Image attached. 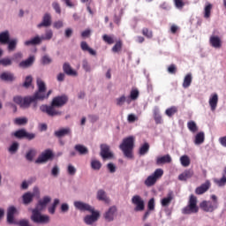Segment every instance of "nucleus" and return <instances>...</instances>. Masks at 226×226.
<instances>
[{
	"label": "nucleus",
	"instance_id": "obj_2",
	"mask_svg": "<svg viewBox=\"0 0 226 226\" xmlns=\"http://www.w3.org/2000/svg\"><path fill=\"white\" fill-rule=\"evenodd\" d=\"M43 102V100H46L45 97V91H40L37 90L34 95L32 96H26L22 97L19 95L13 97L14 103H17V105H19L21 109H29L32 102Z\"/></svg>",
	"mask_w": 226,
	"mask_h": 226
},
{
	"label": "nucleus",
	"instance_id": "obj_12",
	"mask_svg": "<svg viewBox=\"0 0 226 226\" xmlns=\"http://www.w3.org/2000/svg\"><path fill=\"white\" fill-rule=\"evenodd\" d=\"M132 203L136 206L134 207V211L139 212V211H144L146 205L144 203V200L142 199V197H140L139 195H134L132 198Z\"/></svg>",
	"mask_w": 226,
	"mask_h": 226
},
{
	"label": "nucleus",
	"instance_id": "obj_24",
	"mask_svg": "<svg viewBox=\"0 0 226 226\" xmlns=\"http://www.w3.org/2000/svg\"><path fill=\"white\" fill-rule=\"evenodd\" d=\"M63 70L66 75H69L70 77H77L78 73L77 71L73 70L72 68V65H70L68 63H64L63 65Z\"/></svg>",
	"mask_w": 226,
	"mask_h": 226
},
{
	"label": "nucleus",
	"instance_id": "obj_59",
	"mask_svg": "<svg viewBox=\"0 0 226 226\" xmlns=\"http://www.w3.org/2000/svg\"><path fill=\"white\" fill-rule=\"evenodd\" d=\"M0 63H1L2 66H11V64H12L11 59H10L8 57L1 59Z\"/></svg>",
	"mask_w": 226,
	"mask_h": 226
},
{
	"label": "nucleus",
	"instance_id": "obj_35",
	"mask_svg": "<svg viewBox=\"0 0 226 226\" xmlns=\"http://www.w3.org/2000/svg\"><path fill=\"white\" fill-rule=\"evenodd\" d=\"M10 41V31L5 30L0 33V43L2 45H6V43Z\"/></svg>",
	"mask_w": 226,
	"mask_h": 226
},
{
	"label": "nucleus",
	"instance_id": "obj_21",
	"mask_svg": "<svg viewBox=\"0 0 226 226\" xmlns=\"http://www.w3.org/2000/svg\"><path fill=\"white\" fill-rule=\"evenodd\" d=\"M172 200H174V192L169 191L167 196L161 200V206L162 207H169Z\"/></svg>",
	"mask_w": 226,
	"mask_h": 226
},
{
	"label": "nucleus",
	"instance_id": "obj_49",
	"mask_svg": "<svg viewBox=\"0 0 226 226\" xmlns=\"http://www.w3.org/2000/svg\"><path fill=\"white\" fill-rule=\"evenodd\" d=\"M37 87L38 91H47V87H45V82L41 79H37Z\"/></svg>",
	"mask_w": 226,
	"mask_h": 226
},
{
	"label": "nucleus",
	"instance_id": "obj_64",
	"mask_svg": "<svg viewBox=\"0 0 226 226\" xmlns=\"http://www.w3.org/2000/svg\"><path fill=\"white\" fill-rule=\"evenodd\" d=\"M216 184L218 185V186H225V185H226V177H222V178L217 180Z\"/></svg>",
	"mask_w": 226,
	"mask_h": 226
},
{
	"label": "nucleus",
	"instance_id": "obj_3",
	"mask_svg": "<svg viewBox=\"0 0 226 226\" xmlns=\"http://www.w3.org/2000/svg\"><path fill=\"white\" fill-rule=\"evenodd\" d=\"M51 38H54V31H52V29H46L44 35H35L32 39L26 41L24 46L31 47V45H41L42 41H49Z\"/></svg>",
	"mask_w": 226,
	"mask_h": 226
},
{
	"label": "nucleus",
	"instance_id": "obj_36",
	"mask_svg": "<svg viewBox=\"0 0 226 226\" xmlns=\"http://www.w3.org/2000/svg\"><path fill=\"white\" fill-rule=\"evenodd\" d=\"M0 79L5 80V82H13L15 80V75L11 72H4L0 75Z\"/></svg>",
	"mask_w": 226,
	"mask_h": 226
},
{
	"label": "nucleus",
	"instance_id": "obj_39",
	"mask_svg": "<svg viewBox=\"0 0 226 226\" xmlns=\"http://www.w3.org/2000/svg\"><path fill=\"white\" fill-rule=\"evenodd\" d=\"M90 167L93 170H100L102 169V162L93 159L90 162Z\"/></svg>",
	"mask_w": 226,
	"mask_h": 226
},
{
	"label": "nucleus",
	"instance_id": "obj_30",
	"mask_svg": "<svg viewBox=\"0 0 226 226\" xmlns=\"http://www.w3.org/2000/svg\"><path fill=\"white\" fill-rule=\"evenodd\" d=\"M193 177V170H185L182 174L178 176L179 181H187Z\"/></svg>",
	"mask_w": 226,
	"mask_h": 226
},
{
	"label": "nucleus",
	"instance_id": "obj_51",
	"mask_svg": "<svg viewBox=\"0 0 226 226\" xmlns=\"http://www.w3.org/2000/svg\"><path fill=\"white\" fill-rule=\"evenodd\" d=\"M51 6L57 15H61V4H59L57 1L53 2Z\"/></svg>",
	"mask_w": 226,
	"mask_h": 226
},
{
	"label": "nucleus",
	"instance_id": "obj_61",
	"mask_svg": "<svg viewBox=\"0 0 226 226\" xmlns=\"http://www.w3.org/2000/svg\"><path fill=\"white\" fill-rule=\"evenodd\" d=\"M53 27L55 29H61L62 27H64V22L63 20H57L53 23Z\"/></svg>",
	"mask_w": 226,
	"mask_h": 226
},
{
	"label": "nucleus",
	"instance_id": "obj_41",
	"mask_svg": "<svg viewBox=\"0 0 226 226\" xmlns=\"http://www.w3.org/2000/svg\"><path fill=\"white\" fill-rule=\"evenodd\" d=\"M98 200H102L103 202H109V198L107 197V192L103 190H99L97 192Z\"/></svg>",
	"mask_w": 226,
	"mask_h": 226
},
{
	"label": "nucleus",
	"instance_id": "obj_18",
	"mask_svg": "<svg viewBox=\"0 0 226 226\" xmlns=\"http://www.w3.org/2000/svg\"><path fill=\"white\" fill-rule=\"evenodd\" d=\"M116 213H117L116 206L110 207L104 214V219L106 222H114Z\"/></svg>",
	"mask_w": 226,
	"mask_h": 226
},
{
	"label": "nucleus",
	"instance_id": "obj_44",
	"mask_svg": "<svg viewBox=\"0 0 226 226\" xmlns=\"http://www.w3.org/2000/svg\"><path fill=\"white\" fill-rule=\"evenodd\" d=\"M176 112H177V108L176 106L168 108L165 110V114H166V116H168V117H172V116H174V114H176Z\"/></svg>",
	"mask_w": 226,
	"mask_h": 226
},
{
	"label": "nucleus",
	"instance_id": "obj_15",
	"mask_svg": "<svg viewBox=\"0 0 226 226\" xmlns=\"http://www.w3.org/2000/svg\"><path fill=\"white\" fill-rule=\"evenodd\" d=\"M52 200L50 196H44L42 199L39 200L36 206L35 210L37 211H43V209L47 208V205Z\"/></svg>",
	"mask_w": 226,
	"mask_h": 226
},
{
	"label": "nucleus",
	"instance_id": "obj_22",
	"mask_svg": "<svg viewBox=\"0 0 226 226\" xmlns=\"http://www.w3.org/2000/svg\"><path fill=\"white\" fill-rule=\"evenodd\" d=\"M210 186L211 183L209 180H207L204 184L195 189V194L202 195L203 193H206V192L209 190Z\"/></svg>",
	"mask_w": 226,
	"mask_h": 226
},
{
	"label": "nucleus",
	"instance_id": "obj_63",
	"mask_svg": "<svg viewBox=\"0 0 226 226\" xmlns=\"http://www.w3.org/2000/svg\"><path fill=\"white\" fill-rule=\"evenodd\" d=\"M139 117L135 116V114H129L127 117L128 123H135V121H138Z\"/></svg>",
	"mask_w": 226,
	"mask_h": 226
},
{
	"label": "nucleus",
	"instance_id": "obj_9",
	"mask_svg": "<svg viewBox=\"0 0 226 226\" xmlns=\"http://www.w3.org/2000/svg\"><path fill=\"white\" fill-rule=\"evenodd\" d=\"M219 34L220 31H218V29H214L212 34L209 37L208 42L213 49H220L222 45H223L222 37L218 35Z\"/></svg>",
	"mask_w": 226,
	"mask_h": 226
},
{
	"label": "nucleus",
	"instance_id": "obj_53",
	"mask_svg": "<svg viewBox=\"0 0 226 226\" xmlns=\"http://www.w3.org/2000/svg\"><path fill=\"white\" fill-rule=\"evenodd\" d=\"M9 153H11V154H15L16 151H19V143L18 142H13L9 149H8Z\"/></svg>",
	"mask_w": 226,
	"mask_h": 226
},
{
	"label": "nucleus",
	"instance_id": "obj_37",
	"mask_svg": "<svg viewBox=\"0 0 226 226\" xmlns=\"http://www.w3.org/2000/svg\"><path fill=\"white\" fill-rule=\"evenodd\" d=\"M149 153V143L146 142L143 145H141V147L139 149V156H146Z\"/></svg>",
	"mask_w": 226,
	"mask_h": 226
},
{
	"label": "nucleus",
	"instance_id": "obj_17",
	"mask_svg": "<svg viewBox=\"0 0 226 226\" xmlns=\"http://www.w3.org/2000/svg\"><path fill=\"white\" fill-rule=\"evenodd\" d=\"M218 94L217 93H212L208 98V104L210 107V110L212 112H215L218 107Z\"/></svg>",
	"mask_w": 226,
	"mask_h": 226
},
{
	"label": "nucleus",
	"instance_id": "obj_28",
	"mask_svg": "<svg viewBox=\"0 0 226 226\" xmlns=\"http://www.w3.org/2000/svg\"><path fill=\"white\" fill-rule=\"evenodd\" d=\"M34 63V56H30L27 59L21 61L19 66V68L26 69L33 66Z\"/></svg>",
	"mask_w": 226,
	"mask_h": 226
},
{
	"label": "nucleus",
	"instance_id": "obj_5",
	"mask_svg": "<svg viewBox=\"0 0 226 226\" xmlns=\"http://www.w3.org/2000/svg\"><path fill=\"white\" fill-rule=\"evenodd\" d=\"M31 220L34 223H39L41 225H47V223H50V216L48 215H42L41 210H32Z\"/></svg>",
	"mask_w": 226,
	"mask_h": 226
},
{
	"label": "nucleus",
	"instance_id": "obj_38",
	"mask_svg": "<svg viewBox=\"0 0 226 226\" xmlns=\"http://www.w3.org/2000/svg\"><path fill=\"white\" fill-rule=\"evenodd\" d=\"M180 163L182 167H190V163L192 161L190 160V156L185 154L180 157Z\"/></svg>",
	"mask_w": 226,
	"mask_h": 226
},
{
	"label": "nucleus",
	"instance_id": "obj_57",
	"mask_svg": "<svg viewBox=\"0 0 226 226\" xmlns=\"http://www.w3.org/2000/svg\"><path fill=\"white\" fill-rule=\"evenodd\" d=\"M173 1L177 10H183V8L185 7V2H183V0H173Z\"/></svg>",
	"mask_w": 226,
	"mask_h": 226
},
{
	"label": "nucleus",
	"instance_id": "obj_19",
	"mask_svg": "<svg viewBox=\"0 0 226 226\" xmlns=\"http://www.w3.org/2000/svg\"><path fill=\"white\" fill-rule=\"evenodd\" d=\"M17 207L14 206H11L7 209V222L8 223L13 224L15 223V215H17Z\"/></svg>",
	"mask_w": 226,
	"mask_h": 226
},
{
	"label": "nucleus",
	"instance_id": "obj_54",
	"mask_svg": "<svg viewBox=\"0 0 226 226\" xmlns=\"http://www.w3.org/2000/svg\"><path fill=\"white\" fill-rule=\"evenodd\" d=\"M41 62L42 64H50L52 63V58L49 55L42 56Z\"/></svg>",
	"mask_w": 226,
	"mask_h": 226
},
{
	"label": "nucleus",
	"instance_id": "obj_11",
	"mask_svg": "<svg viewBox=\"0 0 226 226\" xmlns=\"http://www.w3.org/2000/svg\"><path fill=\"white\" fill-rule=\"evenodd\" d=\"M35 195H40V189L38 187H34V192H26L25 194H23V204L25 206L31 204Z\"/></svg>",
	"mask_w": 226,
	"mask_h": 226
},
{
	"label": "nucleus",
	"instance_id": "obj_42",
	"mask_svg": "<svg viewBox=\"0 0 226 226\" xmlns=\"http://www.w3.org/2000/svg\"><path fill=\"white\" fill-rule=\"evenodd\" d=\"M139 89L134 88L131 91L129 97L127 99L131 100V102H135L139 98Z\"/></svg>",
	"mask_w": 226,
	"mask_h": 226
},
{
	"label": "nucleus",
	"instance_id": "obj_23",
	"mask_svg": "<svg viewBox=\"0 0 226 226\" xmlns=\"http://www.w3.org/2000/svg\"><path fill=\"white\" fill-rule=\"evenodd\" d=\"M56 137L61 139V137H65V135H72V129L70 127L61 128L54 132Z\"/></svg>",
	"mask_w": 226,
	"mask_h": 226
},
{
	"label": "nucleus",
	"instance_id": "obj_60",
	"mask_svg": "<svg viewBox=\"0 0 226 226\" xmlns=\"http://www.w3.org/2000/svg\"><path fill=\"white\" fill-rule=\"evenodd\" d=\"M123 47V43H121V41H117V43L112 48V52H119Z\"/></svg>",
	"mask_w": 226,
	"mask_h": 226
},
{
	"label": "nucleus",
	"instance_id": "obj_4",
	"mask_svg": "<svg viewBox=\"0 0 226 226\" xmlns=\"http://www.w3.org/2000/svg\"><path fill=\"white\" fill-rule=\"evenodd\" d=\"M134 144L135 137L133 136L124 139L122 144H120L119 147L126 158H133L132 151Z\"/></svg>",
	"mask_w": 226,
	"mask_h": 226
},
{
	"label": "nucleus",
	"instance_id": "obj_48",
	"mask_svg": "<svg viewBox=\"0 0 226 226\" xmlns=\"http://www.w3.org/2000/svg\"><path fill=\"white\" fill-rule=\"evenodd\" d=\"M106 167L109 174H115L116 170H117V167L116 164H114V162H109Z\"/></svg>",
	"mask_w": 226,
	"mask_h": 226
},
{
	"label": "nucleus",
	"instance_id": "obj_47",
	"mask_svg": "<svg viewBox=\"0 0 226 226\" xmlns=\"http://www.w3.org/2000/svg\"><path fill=\"white\" fill-rule=\"evenodd\" d=\"M61 172V169L57 164L54 165L53 168L51 169V176L53 177H57Z\"/></svg>",
	"mask_w": 226,
	"mask_h": 226
},
{
	"label": "nucleus",
	"instance_id": "obj_58",
	"mask_svg": "<svg viewBox=\"0 0 226 226\" xmlns=\"http://www.w3.org/2000/svg\"><path fill=\"white\" fill-rule=\"evenodd\" d=\"M14 123L15 124H19V126H22V124H27V119L26 117L15 118Z\"/></svg>",
	"mask_w": 226,
	"mask_h": 226
},
{
	"label": "nucleus",
	"instance_id": "obj_31",
	"mask_svg": "<svg viewBox=\"0 0 226 226\" xmlns=\"http://www.w3.org/2000/svg\"><path fill=\"white\" fill-rule=\"evenodd\" d=\"M153 114L156 124H162V123H163V118H162V115L160 114V108L155 106L154 108Z\"/></svg>",
	"mask_w": 226,
	"mask_h": 226
},
{
	"label": "nucleus",
	"instance_id": "obj_56",
	"mask_svg": "<svg viewBox=\"0 0 226 226\" xmlns=\"http://www.w3.org/2000/svg\"><path fill=\"white\" fill-rule=\"evenodd\" d=\"M31 84H33V77L31 76H26L25 82L23 83V87H29L31 86Z\"/></svg>",
	"mask_w": 226,
	"mask_h": 226
},
{
	"label": "nucleus",
	"instance_id": "obj_6",
	"mask_svg": "<svg viewBox=\"0 0 226 226\" xmlns=\"http://www.w3.org/2000/svg\"><path fill=\"white\" fill-rule=\"evenodd\" d=\"M211 200H204L200 203V207L203 209V211H206L207 213H213L215 209L218 208V198L216 195L213 194L211 195Z\"/></svg>",
	"mask_w": 226,
	"mask_h": 226
},
{
	"label": "nucleus",
	"instance_id": "obj_25",
	"mask_svg": "<svg viewBox=\"0 0 226 226\" xmlns=\"http://www.w3.org/2000/svg\"><path fill=\"white\" fill-rule=\"evenodd\" d=\"M124 103H127L128 105H130V103H132V100L128 99V97H126V95L124 94L116 99L117 107H123Z\"/></svg>",
	"mask_w": 226,
	"mask_h": 226
},
{
	"label": "nucleus",
	"instance_id": "obj_40",
	"mask_svg": "<svg viewBox=\"0 0 226 226\" xmlns=\"http://www.w3.org/2000/svg\"><path fill=\"white\" fill-rule=\"evenodd\" d=\"M187 128L192 133H196V132H199V127H197V124L193 120L187 123Z\"/></svg>",
	"mask_w": 226,
	"mask_h": 226
},
{
	"label": "nucleus",
	"instance_id": "obj_43",
	"mask_svg": "<svg viewBox=\"0 0 226 226\" xmlns=\"http://www.w3.org/2000/svg\"><path fill=\"white\" fill-rule=\"evenodd\" d=\"M36 156V149H30L26 154V159L28 161V162H33V159Z\"/></svg>",
	"mask_w": 226,
	"mask_h": 226
},
{
	"label": "nucleus",
	"instance_id": "obj_10",
	"mask_svg": "<svg viewBox=\"0 0 226 226\" xmlns=\"http://www.w3.org/2000/svg\"><path fill=\"white\" fill-rule=\"evenodd\" d=\"M88 213H91V215H87L83 218V222L86 225L94 226V223L100 219V212L92 208V211H89Z\"/></svg>",
	"mask_w": 226,
	"mask_h": 226
},
{
	"label": "nucleus",
	"instance_id": "obj_46",
	"mask_svg": "<svg viewBox=\"0 0 226 226\" xmlns=\"http://www.w3.org/2000/svg\"><path fill=\"white\" fill-rule=\"evenodd\" d=\"M16 139H26V130L20 129L13 133Z\"/></svg>",
	"mask_w": 226,
	"mask_h": 226
},
{
	"label": "nucleus",
	"instance_id": "obj_8",
	"mask_svg": "<svg viewBox=\"0 0 226 226\" xmlns=\"http://www.w3.org/2000/svg\"><path fill=\"white\" fill-rule=\"evenodd\" d=\"M163 176V170L162 169H156L154 173L148 176L144 181L145 186L150 188V186H154L156 185V181L160 179Z\"/></svg>",
	"mask_w": 226,
	"mask_h": 226
},
{
	"label": "nucleus",
	"instance_id": "obj_50",
	"mask_svg": "<svg viewBox=\"0 0 226 226\" xmlns=\"http://www.w3.org/2000/svg\"><path fill=\"white\" fill-rule=\"evenodd\" d=\"M82 68L85 72H87V73H89V72H91V64H89L87 59L82 60Z\"/></svg>",
	"mask_w": 226,
	"mask_h": 226
},
{
	"label": "nucleus",
	"instance_id": "obj_45",
	"mask_svg": "<svg viewBox=\"0 0 226 226\" xmlns=\"http://www.w3.org/2000/svg\"><path fill=\"white\" fill-rule=\"evenodd\" d=\"M211 8H213V5L211 4H208L205 6V9H204L205 19H209L211 17Z\"/></svg>",
	"mask_w": 226,
	"mask_h": 226
},
{
	"label": "nucleus",
	"instance_id": "obj_55",
	"mask_svg": "<svg viewBox=\"0 0 226 226\" xmlns=\"http://www.w3.org/2000/svg\"><path fill=\"white\" fill-rule=\"evenodd\" d=\"M102 40H103V41H105L109 45H112V43H114V37L113 36H109V35L104 34L102 36Z\"/></svg>",
	"mask_w": 226,
	"mask_h": 226
},
{
	"label": "nucleus",
	"instance_id": "obj_7",
	"mask_svg": "<svg viewBox=\"0 0 226 226\" xmlns=\"http://www.w3.org/2000/svg\"><path fill=\"white\" fill-rule=\"evenodd\" d=\"M183 215H192L193 213H199V207H197V197L193 194L190 196L188 206L183 208Z\"/></svg>",
	"mask_w": 226,
	"mask_h": 226
},
{
	"label": "nucleus",
	"instance_id": "obj_33",
	"mask_svg": "<svg viewBox=\"0 0 226 226\" xmlns=\"http://www.w3.org/2000/svg\"><path fill=\"white\" fill-rule=\"evenodd\" d=\"M80 47H81V50H83V52H88L90 54V56H96V50H94L91 47H89L87 42H86L84 41H81Z\"/></svg>",
	"mask_w": 226,
	"mask_h": 226
},
{
	"label": "nucleus",
	"instance_id": "obj_34",
	"mask_svg": "<svg viewBox=\"0 0 226 226\" xmlns=\"http://www.w3.org/2000/svg\"><path fill=\"white\" fill-rule=\"evenodd\" d=\"M193 80V76H192V73H188L185 76L184 81H183V87L184 89H188L190 86H192V81Z\"/></svg>",
	"mask_w": 226,
	"mask_h": 226
},
{
	"label": "nucleus",
	"instance_id": "obj_14",
	"mask_svg": "<svg viewBox=\"0 0 226 226\" xmlns=\"http://www.w3.org/2000/svg\"><path fill=\"white\" fill-rule=\"evenodd\" d=\"M101 156L102 160H111V158H114V154L110 152V147H109V145H101Z\"/></svg>",
	"mask_w": 226,
	"mask_h": 226
},
{
	"label": "nucleus",
	"instance_id": "obj_26",
	"mask_svg": "<svg viewBox=\"0 0 226 226\" xmlns=\"http://www.w3.org/2000/svg\"><path fill=\"white\" fill-rule=\"evenodd\" d=\"M172 162V157L170 154H166L163 156H159L156 159V165H163L165 163H170Z\"/></svg>",
	"mask_w": 226,
	"mask_h": 226
},
{
	"label": "nucleus",
	"instance_id": "obj_1",
	"mask_svg": "<svg viewBox=\"0 0 226 226\" xmlns=\"http://www.w3.org/2000/svg\"><path fill=\"white\" fill-rule=\"evenodd\" d=\"M68 102V96L60 95L56 96L52 100L51 105L42 104L40 106V110L44 114H47L49 117H56L57 116H62L63 111H59L56 107H63L66 105Z\"/></svg>",
	"mask_w": 226,
	"mask_h": 226
},
{
	"label": "nucleus",
	"instance_id": "obj_20",
	"mask_svg": "<svg viewBox=\"0 0 226 226\" xmlns=\"http://www.w3.org/2000/svg\"><path fill=\"white\" fill-rule=\"evenodd\" d=\"M50 158H52V151L48 149L35 160V163H45V162H49Z\"/></svg>",
	"mask_w": 226,
	"mask_h": 226
},
{
	"label": "nucleus",
	"instance_id": "obj_29",
	"mask_svg": "<svg viewBox=\"0 0 226 226\" xmlns=\"http://www.w3.org/2000/svg\"><path fill=\"white\" fill-rule=\"evenodd\" d=\"M74 149L81 156H84L86 154H89V149L84 145H80V144L75 145Z\"/></svg>",
	"mask_w": 226,
	"mask_h": 226
},
{
	"label": "nucleus",
	"instance_id": "obj_62",
	"mask_svg": "<svg viewBox=\"0 0 226 226\" xmlns=\"http://www.w3.org/2000/svg\"><path fill=\"white\" fill-rule=\"evenodd\" d=\"M147 209L148 211H154V198H152L148 200Z\"/></svg>",
	"mask_w": 226,
	"mask_h": 226
},
{
	"label": "nucleus",
	"instance_id": "obj_13",
	"mask_svg": "<svg viewBox=\"0 0 226 226\" xmlns=\"http://www.w3.org/2000/svg\"><path fill=\"white\" fill-rule=\"evenodd\" d=\"M52 26V15L49 12L44 13L41 23L37 24V29L41 27H50Z\"/></svg>",
	"mask_w": 226,
	"mask_h": 226
},
{
	"label": "nucleus",
	"instance_id": "obj_32",
	"mask_svg": "<svg viewBox=\"0 0 226 226\" xmlns=\"http://www.w3.org/2000/svg\"><path fill=\"white\" fill-rule=\"evenodd\" d=\"M204 140H206V134L203 132H198L194 137V144L195 146H200L204 144Z\"/></svg>",
	"mask_w": 226,
	"mask_h": 226
},
{
	"label": "nucleus",
	"instance_id": "obj_27",
	"mask_svg": "<svg viewBox=\"0 0 226 226\" xmlns=\"http://www.w3.org/2000/svg\"><path fill=\"white\" fill-rule=\"evenodd\" d=\"M7 50L9 52H15V50L17 49V45H19V39L14 38V39H11L7 43Z\"/></svg>",
	"mask_w": 226,
	"mask_h": 226
},
{
	"label": "nucleus",
	"instance_id": "obj_52",
	"mask_svg": "<svg viewBox=\"0 0 226 226\" xmlns=\"http://www.w3.org/2000/svg\"><path fill=\"white\" fill-rule=\"evenodd\" d=\"M67 173L69 174V176H75V174H77V168H75V166H73L72 164H68Z\"/></svg>",
	"mask_w": 226,
	"mask_h": 226
},
{
	"label": "nucleus",
	"instance_id": "obj_16",
	"mask_svg": "<svg viewBox=\"0 0 226 226\" xmlns=\"http://www.w3.org/2000/svg\"><path fill=\"white\" fill-rule=\"evenodd\" d=\"M73 206L75 207V209H78V211H93V209H94V207H92L91 205L84 202V201H74L73 202Z\"/></svg>",
	"mask_w": 226,
	"mask_h": 226
}]
</instances>
